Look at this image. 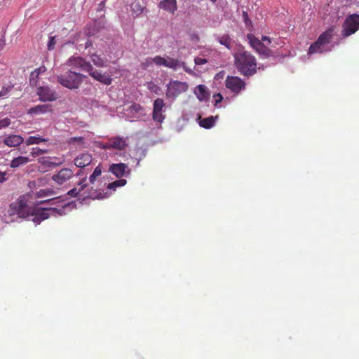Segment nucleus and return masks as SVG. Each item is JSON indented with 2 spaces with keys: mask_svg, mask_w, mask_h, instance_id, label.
<instances>
[{
  "mask_svg": "<svg viewBox=\"0 0 359 359\" xmlns=\"http://www.w3.org/2000/svg\"><path fill=\"white\" fill-rule=\"evenodd\" d=\"M187 89L188 85L186 82L171 81L167 85L166 96L167 97L175 98L181 93L186 92Z\"/></svg>",
  "mask_w": 359,
  "mask_h": 359,
  "instance_id": "6e6552de",
  "label": "nucleus"
},
{
  "mask_svg": "<svg viewBox=\"0 0 359 359\" xmlns=\"http://www.w3.org/2000/svg\"><path fill=\"white\" fill-rule=\"evenodd\" d=\"M235 65L241 74L250 77L257 72V60L250 53L239 50L234 54Z\"/></svg>",
  "mask_w": 359,
  "mask_h": 359,
  "instance_id": "f03ea898",
  "label": "nucleus"
},
{
  "mask_svg": "<svg viewBox=\"0 0 359 359\" xmlns=\"http://www.w3.org/2000/svg\"><path fill=\"white\" fill-rule=\"evenodd\" d=\"M29 162V158L27 156H18L14 158L10 163L9 165L11 168H18L20 166L25 165Z\"/></svg>",
  "mask_w": 359,
  "mask_h": 359,
  "instance_id": "393cba45",
  "label": "nucleus"
},
{
  "mask_svg": "<svg viewBox=\"0 0 359 359\" xmlns=\"http://www.w3.org/2000/svg\"><path fill=\"white\" fill-rule=\"evenodd\" d=\"M74 165L80 168L90 165L92 163V156L88 152L78 154L74 158Z\"/></svg>",
  "mask_w": 359,
  "mask_h": 359,
  "instance_id": "dca6fc26",
  "label": "nucleus"
},
{
  "mask_svg": "<svg viewBox=\"0 0 359 359\" xmlns=\"http://www.w3.org/2000/svg\"><path fill=\"white\" fill-rule=\"evenodd\" d=\"M8 180L7 172L0 171V183H3Z\"/></svg>",
  "mask_w": 359,
  "mask_h": 359,
  "instance_id": "de8ad7c7",
  "label": "nucleus"
},
{
  "mask_svg": "<svg viewBox=\"0 0 359 359\" xmlns=\"http://www.w3.org/2000/svg\"><path fill=\"white\" fill-rule=\"evenodd\" d=\"M13 88L14 84L11 82L4 84L0 90V99L7 98Z\"/></svg>",
  "mask_w": 359,
  "mask_h": 359,
  "instance_id": "c85d7f7f",
  "label": "nucleus"
},
{
  "mask_svg": "<svg viewBox=\"0 0 359 359\" xmlns=\"http://www.w3.org/2000/svg\"><path fill=\"white\" fill-rule=\"evenodd\" d=\"M167 63V58L162 57L161 56H156L154 57H147L145 60L144 65L148 67L153 64H156L158 66H164Z\"/></svg>",
  "mask_w": 359,
  "mask_h": 359,
  "instance_id": "b1692460",
  "label": "nucleus"
},
{
  "mask_svg": "<svg viewBox=\"0 0 359 359\" xmlns=\"http://www.w3.org/2000/svg\"><path fill=\"white\" fill-rule=\"evenodd\" d=\"M213 99L215 100V105L217 106V104L222 101L223 97L220 93H217L213 95Z\"/></svg>",
  "mask_w": 359,
  "mask_h": 359,
  "instance_id": "c03bdc74",
  "label": "nucleus"
},
{
  "mask_svg": "<svg viewBox=\"0 0 359 359\" xmlns=\"http://www.w3.org/2000/svg\"><path fill=\"white\" fill-rule=\"evenodd\" d=\"M86 76L75 70H68L57 76V82L69 90L78 89Z\"/></svg>",
  "mask_w": 359,
  "mask_h": 359,
  "instance_id": "20e7f679",
  "label": "nucleus"
},
{
  "mask_svg": "<svg viewBox=\"0 0 359 359\" xmlns=\"http://www.w3.org/2000/svg\"><path fill=\"white\" fill-rule=\"evenodd\" d=\"M165 104L164 100L161 98H157L154 100L153 104L152 118L154 121L162 123L165 118Z\"/></svg>",
  "mask_w": 359,
  "mask_h": 359,
  "instance_id": "1a4fd4ad",
  "label": "nucleus"
},
{
  "mask_svg": "<svg viewBox=\"0 0 359 359\" xmlns=\"http://www.w3.org/2000/svg\"><path fill=\"white\" fill-rule=\"evenodd\" d=\"M47 203L50 207L39 208L34 206V203L28 201V196H20L18 203L11 205L10 214H16L19 217L28 218L36 225L50 216L65 215L76 208L74 201L65 203L64 197L57 196L53 198L37 202V205Z\"/></svg>",
  "mask_w": 359,
  "mask_h": 359,
  "instance_id": "f257e3e1",
  "label": "nucleus"
},
{
  "mask_svg": "<svg viewBox=\"0 0 359 359\" xmlns=\"http://www.w3.org/2000/svg\"><path fill=\"white\" fill-rule=\"evenodd\" d=\"M90 60L92 62L98 67H107V60L106 57H102L100 55L93 53L90 55Z\"/></svg>",
  "mask_w": 359,
  "mask_h": 359,
  "instance_id": "a878e982",
  "label": "nucleus"
},
{
  "mask_svg": "<svg viewBox=\"0 0 359 359\" xmlns=\"http://www.w3.org/2000/svg\"><path fill=\"white\" fill-rule=\"evenodd\" d=\"M212 3H215L217 0H210Z\"/></svg>",
  "mask_w": 359,
  "mask_h": 359,
  "instance_id": "6e6d98bb",
  "label": "nucleus"
},
{
  "mask_svg": "<svg viewBox=\"0 0 359 359\" xmlns=\"http://www.w3.org/2000/svg\"><path fill=\"white\" fill-rule=\"evenodd\" d=\"M5 46V40L4 39H0V50H1Z\"/></svg>",
  "mask_w": 359,
  "mask_h": 359,
  "instance_id": "8fccbe9b",
  "label": "nucleus"
},
{
  "mask_svg": "<svg viewBox=\"0 0 359 359\" xmlns=\"http://www.w3.org/2000/svg\"><path fill=\"white\" fill-rule=\"evenodd\" d=\"M359 29V15L351 14L348 15L343 25L341 30V36L344 38L348 37Z\"/></svg>",
  "mask_w": 359,
  "mask_h": 359,
  "instance_id": "0eeeda50",
  "label": "nucleus"
},
{
  "mask_svg": "<svg viewBox=\"0 0 359 359\" xmlns=\"http://www.w3.org/2000/svg\"><path fill=\"white\" fill-rule=\"evenodd\" d=\"M109 171L118 178H121L123 176H128L130 173V169L128 168L127 164L123 163L111 164L109 168Z\"/></svg>",
  "mask_w": 359,
  "mask_h": 359,
  "instance_id": "ddd939ff",
  "label": "nucleus"
},
{
  "mask_svg": "<svg viewBox=\"0 0 359 359\" xmlns=\"http://www.w3.org/2000/svg\"><path fill=\"white\" fill-rule=\"evenodd\" d=\"M36 95L41 102H52L57 99V94L55 90L48 86H43L37 88Z\"/></svg>",
  "mask_w": 359,
  "mask_h": 359,
  "instance_id": "9d476101",
  "label": "nucleus"
},
{
  "mask_svg": "<svg viewBox=\"0 0 359 359\" xmlns=\"http://www.w3.org/2000/svg\"><path fill=\"white\" fill-rule=\"evenodd\" d=\"M194 62H195L196 65H202L206 64L208 62V60L205 58L196 57L194 59Z\"/></svg>",
  "mask_w": 359,
  "mask_h": 359,
  "instance_id": "79ce46f5",
  "label": "nucleus"
},
{
  "mask_svg": "<svg viewBox=\"0 0 359 359\" xmlns=\"http://www.w3.org/2000/svg\"><path fill=\"white\" fill-rule=\"evenodd\" d=\"M130 112H139L142 110V107L139 104H133L130 107Z\"/></svg>",
  "mask_w": 359,
  "mask_h": 359,
  "instance_id": "a19ab883",
  "label": "nucleus"
},
{
  "mask_svg": "<svg viewBox=\"0 0 359 359\" xmlns=\"http://www.w3.org/2000/svg\"><path fill=\"white\" fill-rule=\"evenodd\" d=\"M132 9L136 15H139L143 12L144 8L140 5V2H137L133 4Z\"/></svg>",
  "mask_w": 359,
  "mask_h": 359,
  "instance_id": "f704fd0d",
  "label": "nucleus"
},
{
  "mask_svg": "<svg viewBox=\"0 0 359 359\" xmlns=\"http://www.w3.org/2000/svg\"><path fill=\"white\" fill-rule=\"evenodd\" d=\"M39 75V72H38V70H34V72H32L31 73L30 79H29L30 85L33 86V85L36 84L37 78H38Z\"/></svg>",
  "mask_w": 359,
  "mask_h": 359,
  "instance_id": "e433bc0d",
  "label": "nucleus"
},
{
  "mask_svg": "<svg viewBox=\"0 0 359 359\" xmlns=\"http://www.w3.org/2000/svg\"><path fill=\"white\" fill-rule=\"evenodd\" d=\"M243 18L245 22L246 26H248L251 24V20H250L247 11H243Z\"/></svg>",
  "mask_w": 359,
  "mask_h": 359,
  "instance_id": "a18cd8bd",
  "label": "nucleus"
},
{
  "mask_svg": "<svg viewBox=\"0 0 359 359\" xmlns=\"http://www.w3.org/2000/svg\"><path fill=\"white\" fill-rule=\"evenodd\" d=\"M11 124V119L8 118H5L0 120V130L2 128H7Z\"/></svg>",
  "mask_w": 359,
  "mask_h": 359,
  "instance_id": "58836bf2",
  "label": "nucleus"
},
{
  "mask_svg": "<svg viewBox=\"0 0 359 359\" xmlns=\"http://www.w3.org/2000/svg\"><path fill=\"white\" fill-rule=\"evenodd\" d=\"M86 181V176L83 177L79 182L78 184L80 186L79 189H77V188H74L69 190L67 192V194L69 195L70 196H79V198H83V199L86 198H90L92 199H102L109 196V194H107V193H97V191L94 190H91L89 192H87V191H86L85 189V188L87 187V184L85 183ZM111 194V193H110L109 195Z\"/></svg>",
  "mask_w": 359,
  "mask_h": 359,
  "instance_id": "423d86ee",
  "label": "nucleus"
},
{
  "mask_svg": "<svg viewBox=\"0 0 359 359\" xmlns=\"http://www.w3.org/2000/svg\"><path fill=\"white\" fill-rule=\"evenodd\" d=\"M74 172L70 168H62L58 172L52 176V180L57 184L61 185L72 178Z\"/></svg>",
  "mask_w": 359,
  "mask_h": 359,
  "instance_id": "2eb2a0df",
  "label": "nucleus"
},
{
  "mask_svg": "<svg viewBox=\"0 0 359 359\" xmlns=\"http://www.w3.org/2000/svg\"><path fill=\"white\" fill-rule=\"evenodd\" d=\"M262 40L263 41H267L269 43H271V39L269 36H262Z\"/></svg>",
  "mask_w": 359,
  "mask_h": 359,
  "instance_id": "3c124183",
  "label": "nucleus"
},
{
  "mask_svg": "<svg viewBox=\"0 0 359 359\" xmlns=\"http://www.w3.org/2000/svg\"><path fill=\"white\" fill-rule=\"evenodd\" d=\"M93 46V42L90 40H88L86 42V44H85V48H88L89 47L92 46Z\"/></svg>",
  "mask_w": 359,
  "mask_h": 359,
  "instance_id": "09e8293b",
  "label": "nucleus"
},
{
  "mask_svg": "<svg viewBox=\"0 0 359 359\" xmlns=\"http://www.w3.org/2000/svg\"><path fill=\"white\" fill-rule=\"evenodd\" d=\"M55 192L52 189H40L36 193L37 198H42L54 195Z\"/></svg>",
  "mask_w": 359,
  "mask_h": 359,
  "instance_id": "2f4dec72",
  "label": "nucleus"
},
{
  "mask_svg": "<svg viewBox=\"0 0 359 359\" xmlns=\"http://www.w3.org/2000/svg\"><path fill=\"white\" fill-rule=\"evenodd\" d=\"M218 118L217 116H209L207 118H201L199 121V125L201 127H203L206 129H209L212 128L215 124V121Z\"/></svg>",
  "mask_w": 359,
  "mask_h": 359,
  "instance_id": "cd10ccee",
  "label": "nucleus"
},
{
  "mask_svg": "<svg viewBox=\"0 0 359 359\" xmlns=\"http://www.w3.org/2000/svg\"><path fill=\"white\" fill-rule=\"evenodd\" d=\"M101 173L102 169L100 165H99L95 168L93 172L89 177V182H90V184H94L96 178L99 177L101 175Z\"/></svg>",
  "mask_w": 359,
  "mask_h": 359,
  "instance_id": "473e14b6",
  "label": "nucleus"
},
{
  "mask_svg": "<svg viewBox=\"0 0 359 359\" xmlns=\"http://www.w3.org/2000/svg\"><path fill=\"white\" fill-rule=\"evenodd\" d=\"M216 40L221 44L224 46L228 49L232 48L233 41L228 34H222L216 36Z\"/></svg>",
  "mask_w": 359,
  "mask_h": 359,
  "instance_id": "bb28decb",
  "label": "nucleus"
},
{
  "mask_svg": "<svg viewBox=\"0 0 359 359\" xmlns=\"http://www.w3.org/2000/svg\"><path fill=\"white\" fill-rule=\"evenodd\" d=\"M83 174V171L81 170H79L77 173H76V175L78 176H81Z\"/></svg>",
  "mask_w": 359,
  "mask_h": 359,
  "instance_id": "864d4df0",
  "label": "nucleus"
},
{
  "mask_svg": "<svg viewBox=\"0 0 359 359\" xmlns=\"http://www.w3.org/2000/svg\"><path fill=\"white\" fill-rule=\"evenodd\" d=\"M165 67H168V68H171L174 70H177V69H179L180 67H183L184 69L187 73L191 72V69H189L185 67L184 62H182L179 61L178 60H175V59H173L171 57H167V63L165 64Z\"/></svg>",
  "mask_w": 359,
  "mask_h": 359,
  "instance_id": "412c9836",
  "label": "nucleus"
},
{
  "mask_svg": "<svg viewBox=\"0 0 359 359\" xmlns=\"http://www.w3.org/2000/svg\"><path fill=\"white\" fill-rule=\"evenodd\" d=\"M39 163L46 168H53L62 164L63 161L57 157L43 156L39 159Z\"/></svg>",
  "mask_w": 359,
  "mask_h": 359,
  "instance_id": "f3484780",
  "label": "nucleus"
},
{
  "mask_svg": "<svg viewBox=\"0 0 359 359\" xmlns=\"http://www.w3.org/2000/svg\"><path fill=\"white\" fill-rule=\"evenodd\" d=\"M84 138L83 137H73L69 140V143H78L79 144H83Z\"/></svg>",
  "mask_w": 359,
  "mask_h": 359,
  "instance_id": "4c0bfd02",
  "label": "nucleus"
},
{
  "mask_svg": "<svg viewBox=\"0 0 359 359\" xmlns=\"http://www.w3.org/2000/svg\"><path fill=\"white\" fill-rule=\"evenodd\" d=\"M55 43H56V41H55V36L49 37V41H48V43L47 45L48 49L49 50L54 49V46H55Z\"/></svg>",
  "mask_w": 359,
  "mask_h": 359,
  "instance_id": "ea45409f",
  "label": "nucleus"
},
{
  "mask_svg": "<svg viewBox=\"0 0 359 359\" xmlns=\"http://www.w3.org/2000/svg\"><path fill=\"white\" fill-rule=\"evenodd\" d=\"M127 183L126 180L119 179L107 185V189L115 191L117 187H123Z\"/></svg>",
  "mask_w": 359,
  "mask_h": 359,
  "instance_id": "7c9ffc66",
  "label": "nucleus"
},
{
  "mask_svg": "<svg viewBox=\"0 0 359 359\" xmlns=\"http://www.w3.org/2000/svg\"><path fill=\"white\" fill-rule=\"evenodd\" d=\"M127 146L126 140L119 136L111 137L106 143L100 144V148L103 149H116L118 151L116 153L117 161H126L128 158L129 155L124 151V149Z\"/></svg>",
  "mask_w": 359,
  "mask_h": 359,
  "instance_id": "39448f33",
  "label": "nucleus"
},
{
  "mask_svg": "<svg viewBox=\"0 0 359 359\" xmlns=\"http://www.w3.org/2000/svg\"><path fill=\"white\" fill-rule=\"evenodd\" d=\"M157 88V86L156 85H154V83H150L149 84V89L151 90H154V88Z\"/></svg>",
  "mask_w": 359,
  "mask_h": 359,
  "instance_id": "603ef678",
  "label": "nucleus"
},
{
  "mask_svg": "<svg viewBox=\"0 0 359 359\" xmlns=\"http://www.w3.org/2000/svg\"><path fill=\"white\" fill-rule=\"evenodd\" d=\"M91 77H93L95 80L104 84L109 86L112 82V79L111 75L107 72L102 73L101 71L95 69L92 66V70H88V72Z\"/></svg>",
  "mask_w": 359,
  "mask_h": 359,
  "instance_id": "4468645a",
  "label": "nucleus"
},
{
  "mask_svg": "<svg viewBox=\"0 0 359 359\" xmlns=\"http://www.w3.org/2000/svg\"><path fill=\"white\" fill-rule=\"evenodd\" d=\"M336 34L337 32L334 27L328 28L319 36L316 41L310 46L308 54L324 53L331 51L335 46L338 45L337 42L332 43V40Z\"/></svg>",
  "mask_w": 359,
  "mask_h": 359,
  "instance_id": "7ed1b4c3",
  "label": "nucleus"
},
{
  "mask_svg": "<svg viewBox=\"0 0 359 359\" xmlns=\"http://www.w3.org/2000/svg\"><path fill=\"white\" fill-rule=\"evenodd\" d=\"M226 87L235 93H238L241 90L245 89V82L238 76H228L226 79Z\"/></svg>",
  "mask_w": 359,
  "mask_h": 359,
  "instance_id": "9b49d317",
  "label": "nucleus"
},
{
  "mask_svg": "<svg viewBox=\"0 0 359 359\" xmlns=\"http://www.w3.org/2000/svg\"><path fill=\"white\" fill-rule=\"evenodd\" d=\"M194 94L201 101L207 100L209 97V93L205 85H198L194 89Z\"/></svg>",
  "mask_w": 359,
  "mask_h": 359,
  "instance_id": "5701e85b",
  "label": "nucleus"
},
{
  "mask_svg": "<svg viewBox=\"0 0 359 359\" xmlns=\"http://www.w3.org/2000/svg\"><path fill=\"white\" fill-rule=\"evenodd\" d=\"M49 111H52L51 105L48 104H38L30 108L28 110L27 114L29 115H39L46 114Z\"/></svg>",
  "mask_w": 359,
  "mask_h": 359,
  "instance_id": "6ab92c4d",
  "label": "nucleus"
},
{
  "mask_svg": "<svg viewBox=\"0 0 359 359\" xmlns=\"http://www.w3.org/2000/svg\"><path fill=\"white\" fill-rule=\"evenodd\" d=\"M246 39L252 48L260 41L259 39L255 37L252 34H248L246 36Z\"/></svg>",
  "mask_w": 359,
  "mask_h": 359,
  "instance_id": "72a5a7b5",
  "label": "nucleus"
},
{
  "mask_svg": "<svg viewBox=\"0 0 359 359\" xmlns=\"http://www.w3.org/2000/svg\"><path fill=\"white\" fill-rule=\"evenodd\" d=\"M190 39L194 43H197L199 41L200 38L199 36L196 33H191L190 34Z\"/></svg>",
  "mask_w": 359,
  "mask_h": 359,
  "instance_id": "49530a36",
  "label": "nucleus"
},
{
  "mask_svg": "<svg viewBox=\"0 0 359 359\" xmlns=\"http://www.w3.org/2000/svg\"><path fill=\"white\" fill-rule=\"evenodd\" d=\"M39 72H42L41 67L37 69Z\"/></svg>",
  "mask_w": 359,
  "mask_h": 359,
  "instance_id": "5fc2aeb1",
  "label": "nucleus"
},
{
  "mask_svg": "<svg viewBox=\"0 0 359 359\" xmlns=\"http://www.w3.org/2000/svg\"><path fill=\"white\" fill-rule=\"evenodd\" d=\"M24 142V139L19 135H9L5 137L3 142L9 147L20 146Z\"/></svg>",
  "mask_w": 359,
  "mask_h": 359,
  "instance_id": "a211bd4d",
  "label": "nucleus"
},
{
  "mask_svg": "<svg viewBox=\"0 0 359 359\" xmlns=\"http://www.w3.org/2000/svg\"><path fill=\"white\" fill-rule=\"evenodd\" d=\"M158 7L170 13H174L177 8L176 0H162L158 4Z\"/></svg>",
  "mask_w": 359,
  "mask_h": 359,
  "instance_id": "aec40b11",
  "label": "nucleus"
},
{
  "mask_svg": "<svg viewBox=\"0 0 359 359\" xmlns=\"http://www.w3.org/2000/svg\"><path fill=\"white\" fill-rule=\"evenodd\" d=\"M262 58H267L272 55V51L267 48L261 41L253 48Z\"/></svg>",
  "mask_w": 359,
  "mask_h": 359,
  "instance_id": "4be33fe9",
  "label": "nucleus"
},
{
  "mask_svg": "<svg viewBox=\"0 0 359 359\" xmlns=\"http://www.w3.org/2000/svg\"><path fill=\"white\" fill-rule=\"evenodd\" d=\"M140 153V155L138 156V158L137 156H135V159L137 161V165H139L140 163V161L145 156L146 154H145V151L144 150H142L141 149H139L136 154H137L138 153Z\"/></svg>",
  "mask_w": 359,
  "mask_h": 359,
  "instance_id": "37998d69",
  "label": "nucleus"
},
{
  "mask_svg": "<svg viewBox=\"0 0 359 359\" xmlns=\"http://www.w3.org/2000/svg\"><path fill=\"white\" fill-rule=\"evenodd\" d=\"M48 139L43 138L40 135L30 136L29 137L25 143L27 145L39 144L41 142H48Z\"/></svg>",
  "mask_w": 359,
  "mask_h": 359,
  "instance_id": "c756f323",
  "label": "nucleus"
},
{
  "mask_svg": "<svg viewBox=\"0 0 359 359\" xmlns=\"http://www.w3.org/2000/svg\"><path fill=\"white\" fill-rule=\"evenodd\" d=\"M46 153H47L46 149H42L39 147L32 148V152H31L32 155L34 157L39 156Z\"/></svg>",
  "mask_w": 359,
  "mask_h": 359,
  "instance_id": "c9c22d12",
  "label": "nucleus"
},
{
  "mask_svg": "<svg viewBox=\"0 0 359 359\" xmlns=\"http://www.w3.org/2000/svg\"><path fill=\"white\" fill-rule=\"evenodd\" d=\"M68 65L72 66V69H79L88 72L92 70V65L89 62L86 61L81 57H72L68 60Z\"/></svg>",
  "mask_w": 359,
  "mask_h": 359,
  "instance_id": "f8f14e48",
  "label": "nucleus"
}]
</instances>
